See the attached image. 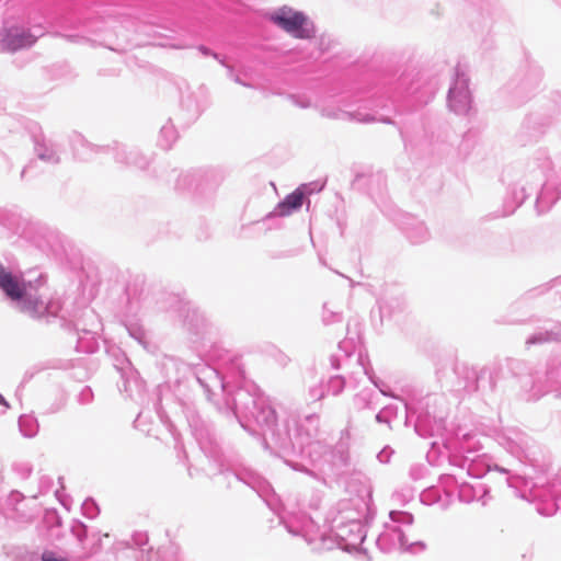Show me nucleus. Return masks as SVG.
<instances>
[{
    "instance_id": "1",
    "label": "nucleus",
    "mask_w": 561,
    "mask_h": 561,
    "mask_svg": "<svg viewBox=\"0 0 561 561\" xmlns=\"http://www.w3.org/2000/svg\"><path fill=\"white\" fill-rule=\"evenodd\" d=\"M270 21L298 39H310L314 36V25L301 11L283 5L268 15Z\"/></svg>"
},
{
    "instance_id": "2",
    "label": "nucleus",
    "mask_w": 561,
    "mask_h": 561,
    "mask_svg": "<svg viewBox=\"0 0 561 561\" xmlns=\"http://www.w3.org/2000/svg\"><path fill=\"white\" fill-rule=\"evenodd\" d=\"M27 284L20 280L11 272L7 271L4 266L0 265V288L12 300H20L26 293Z\"/></svg>"
},
{
    "instance_id": "3",
    "label": "nucleus",
    "mask_w": 561,
    "mask_h": 561,
    "mask_svg": "<svg viewBox=\"0 0 561 561\" xmlns=\"http://www.w3.org/2000/svg\"><path fill=\"white\" fill-rule=\"evenodd\" d=\"M34 38L31 34L10 32L2 41V49L7 51H15L18 49L31 46Z\"/></svg>"
},
{
    "instance_id": "4",
    "label": "nucleus",
    "mask_w": 561,
    "mask_h": 561,
    "mask_svg": "<svg viewBox=\"0 0 561 561\" xmlns=\"http://www.w3.org/2000/svg\"><path fill=\"white\" fill-rule=\"evenodd\" d=\"M305 195L301 191L296 190L277 205L276 211L278 216H289L293 211L302 206Z\"/></svg>"
},
{
    "instance_id": "5",
    "label": "nucleus",
    "mask_w": 561,
    "mask_h": 561,
    "mask_svg": "<svg viewBox=\"0 0 561 561\" xmlns=\"http://www.w3.org/2000/svg\"><path fill=\"white\" fill-rule=\"evenodd\" d=\"M470 95L465 88L455 87L449 91V104L455 112H467L470 107Z\"/></svg>"
},
{
    "instance_id": "6",
    "label": "nucleus",
    "mask_w": 561,
    "mask_h": 561,
    "mask_svg": "<svg viewBox=\"0 0 561 561\" xmlns=\"http://www.w3.org/2000/svg\"><path fill=\"white\" fill-rule=\"evenodd\" d=\"M0 402H1L2 404H4L5 407H8V403L4 401V399H3V397H2L1 394H0Z\"/></svg>"
}]
</instances>
